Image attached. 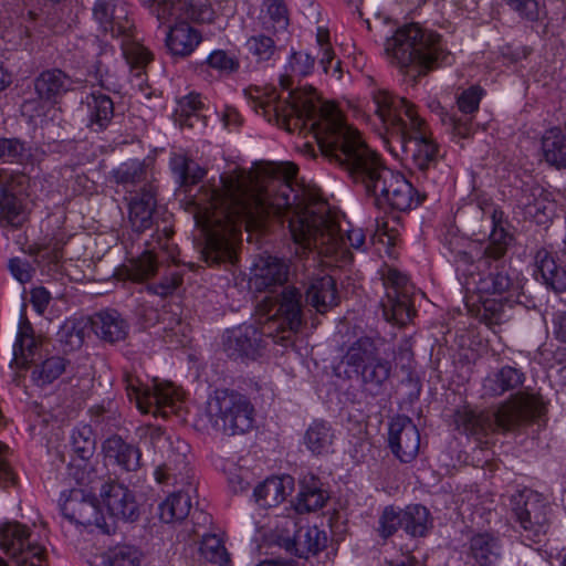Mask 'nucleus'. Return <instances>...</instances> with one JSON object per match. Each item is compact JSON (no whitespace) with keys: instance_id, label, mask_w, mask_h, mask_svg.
I'll use <instances>...</instances> for the list:
<instances>
[{"instance_id":"nucleus-18","label":"nucleus","mask_w":566,"mask_h":566,"mask_svg":"<svg viewBox=\"0 0 566 566\" xmlns=\"http://www.w3.org/2000/svg\"><path fill=\"white\" fill-rule=\"evenodd\" d=\"M276 312L269 319L265 328L272 335L271 325L279 323V328L285 333H295L302 325L301 294L295 287H286L281 293Z\"/></svg>"},{"instance_id":"nucleus-44","label":"nucleus","mask_w":566,"mask_h":566,"mask_svg":"<svg viewBox=\"0 0 566 566\" xmlns=\"http://www.w3.org/2000/svg\"><path fill=\"white\" fill-rule=\"evenodd\" d=\"M403 530L413 537L424 536L430 526L429 511L419 504L409 505L401 511Z\"/></svg>"},{"instance_id":"nucleus-46","label":"nucleus","mask_w":566,"mask_h":566,"mask_svg":"<svg viewBox=\"0 0 566 566\" xmlns=\"http://www.w3.org/2000/svg\"><path fill=\"white\" fill-rule=\"evenodd\" d=\"M328 496L318 486L317 482L313 480L312 484L302 485V489L297 495L295 510L298 513H308L322 509Z\"/></svg>"},{"instance_id":"nucleus-8","label":"nucleus","mask_w":566,"mask_h":566,"mask_svg":"<svg viewBox=\"0 0 566 566\" xmlns=\"http://www.w3.org/2000/svg\"><path fill=\"white\" fill-rule=\"evenodd\" d=\"M95 21L99 25V30L113 38L123 36L122 49L127 63L136 70L143 69L151 60L150 52L138 42L130 40L132 22L115 13V4L113 1L98 0L93 9Z\"/></svg>"},{"instance_id":"nucleus-42","label":"nucleus","mask_w":566,"mask_h":566,"mask_svg":"<svg viewBox=\"0 0 566 566\" xmlns=\"http://www.w3.org/2000/svg\"><path fill=\"white\" fill-rule=\"evenodd\" d=\"M314 65V56L303 51L292 52L285 66V74L280 80L281 86L289 88L293 77L307 76L313 71Z\"/></svg>"},{"instance_id":"nucleus-36","label":"nucleus","mask_w":566,"mask_h":566,"mask_svg":"<svg viewBox=\"0 0 566 566\" xmlns=\"http://www.w3.org/2000/svg\"><path fill=\"white\" fill-rule=\"evenodd\" d=\"M334 438V431L327 422L314 421L305 432L304 443L312 453L326 454L332 450Z\"/></svg>"},{"instance_id":"nucleus-29","label":"nucleus","mask_w":566,"mask_h":566,"mask_svg":"<svg viewBox=\"0 0 566 566\" xmlns=\"http://www.w3.org/2000/svg\"><path fill=\"white\" fill-rule=\"evenodd\" d=\"M524 381V374L518 369L504 366L501 369L489 374L482 384L483 396L499 397L506 391L514 390Z\"/></svg>"},{"instance_id":"nucleus-38","label":"nucleus","mask_w":566,"mask_h":566,"mask_svg":"<svg viewBox=\"0 0 566 566\" xmlns=\"http://www.w3.org/2000/svg\"><path fill=\"white\" fill-rule=\"evenodd\" d=\"M87 323L83 318H67L57 332V340L65 352L82 347L85 339Z\"/></svg>"},{"instance_id":"nucleus-61","label":"nucleus","mask_w":566,"mask_h":566,"mask_svg":"<svg viewBox=\"0 0 566 566\" xmlns=\"http://www.w3.org/2000/svg\"><path fill=\"white\" fill-rule=\"evenodd\" d=\"M210 67L222 73H232L239 69V61L226 51H213L207 59Z\"/></svg>"},{"instance_id":"nucleus-45","label":"nucleus","mask_w":566,"mask_h":566,"mask_svg":"<svg viewBox=\"0 0 566 566\" xmlns=\"http://www.w3.org/2000/svg\"><path fill=\"white\" fill-rule=\"evenodd\" d=\"M66 369V360L60 356H52L34 366L31 373L33 382L40 387L52 384Z\"/></svg>"},{"instance_id":"nucleus-57","label":"nucleus","mask_w":566,"mask_h":566,"mask_svg":"<svg viewBox=\"0 0 566 566\" xmlns=\"http://www.w3.org/2000/svg\"><path fill=\"white\" fill-rule=\"evenodd\" d=\"M400 526L403 527L401 510H397L394 506L385 507L379 517L378 532L380 536L388 538L394 535Z\"/></svg>"},{"instance_id":"nucleus-63","label":"nucleus","mask_w":566,"mask_h":566,"mask_svg":"<svg viewBox=\"0 0 566 566\" xmlns=\"http://www.w3.org/2000/svg\"><path fill=\"white\" fill-rule=\"evenodd\" d=\"M180 283L181 276L178 273H172L164 277L158 284L149 285L147 289L149 292L165 297L172 294Z\"/></svg>"},{"instance_id":"nucleus-20","label":"nucleus","mask_w":566,"mask_h":566,"mask_svg":"<svg viewBox=\"0 0 566 566\" xmlns=\"http://www.w3.org/2000/svg\"><path fill=\"white\" fill-rule=\"evenodd\" d=\"M14 182L12 174L0 170V226L3 228H18L25 220L21 202L13 192Z\"/></svg>"},{"instance_id":"nucleus-17","label":"nucleus","mask_w":566,"mask_h":566,"mask_svg":"<svg viewBox=\"0 0 566 566\" xmlns=\"http://www.w3.org/2000/svg\"><path fill=\"white\" fill-rule=\"evenodd\" d=\"M287 265L271 255H259L251 268L249 287L262 292L275 285H282L287 280Z\"/></svg>"},{"instance_id":"nucleus-5","label":"nucleus","mask_w":566,"mask_h":566,"mask_svg":"<svg viewBox=\"0 0 566 566\" xmlns=\"http://www.w3.org/2000/svg\"><path fill=\"white\" fill-rule=\"evenodd\" d=\"M386 52L407 73L413 76L447 63L449 52L440 35L422 30L418 24H409L396 31L386 43Z\"/></svg>"},{"instance_id":"nucleus-62","label":"nucleus","mask_w":566,"mask_h":566,"mask_svg":"<svg viewBox=\"0 0 566 566\" xmlns=\"http://www.w3.org/2000/svg\"><path fill=\"white\" fill-rule=\"evenodd\" d=\"M521 18L536 21L541 14V7L536 0H503Z\"/></svg>"},{"instance_id":"nucleus-22","label":"nucleus","mask_w":566,"mask_h":566,"mask_svg":"<svg viewBox=\"0 0 566 566\" xmlns=\"http://www.w3.org/2000/svg\"><path fill=\"white\" fill-rule=\"evenodd\" d=\"M140 2L149 8L160 25L169 23L172 19L205 21L203 11H198L192 4L187 6L181 0H140Z\"/></svg>"},{"instance_id":"nucleus-25","label":"nucleus","mask_w":566,"mask_h":566,"mask_svg":"<svg viewBox=\"0 0 566 566\" xmlns=\"http://www.w3.org/2000/svg\"><path fill=\"white\" fill-rule=\"evenodd\" d=\"M306 301L319 313L336 306L338 296L333 277L328 274L312 277L306 289Z\"/></svg>"},{"instance_id":"nucleus-40","label":"nucleus","mask_w":566,"mask_h":566,"mask_svg":"<svg viewBox=\"0 0 566 566\" xmlns=\"http://www.w3.org/2000/svg\"><path fill=\"white\" fill-rule=\"evenodd\" d=\"M158 262L154 249H146L138 258L125 265V275L134 282H143L157 273Z\"/></svg>"},{"instance_id":"nucleus-56","label":"nucleus","mask_w":566,"mask_h":566,"mask_svg":"<svg viewBox=\"0 0 566 566\" xmlns=\"http://www.w3.org/2000/svg\"><path fill=\"white\" fill-rule=\"evenodd\" d=\"M248 50L259 61H268L275 53L276 45L272 38L259 34L249 38L247 42Z\"/></svg>"},{"instance_id":"nucleus-32","label":"nucleus","mask_w":566,"mask_h":566,"mask_svg":"<svg viewBox=\"0 0 566 566\" xmlns=\"http://www.w3.org/2000/svg\"><path fill=\"white\" fill-rule=\"evenodd\" d=\"M92 326L97 336L109 343L123 340L127 336V323L116 311L97 313Z\"/></svg>"},{"instance_id":"nucleus-13","label":"nucleus","mask_w":566,"mask_h":566,"mask_svg":"<svg viewBox=\"0 0 566 566\" xmlns=\"http://www.w3.org/2000/svg\"><path fill=\"white\" fill-rule=\"evenodd\" d=\"M514 509L515 516L530 539L536 541L544 535L548 526V505L537 493L527 491L520 495Z\"/></svg>"},{"instance_id":"nucleus-28","label":"nucleus","mask_w":566,"mask_h":566,"mask_svg":"<svg viewBox=\"0 0 566 566\" xmlns=\"http://www.w3.org/2000/svg\"><path fill=\"white\" fill-rule=\"evenodd\" d=\"M71 87V78L59 69L43 71L34 81L38 97L51 103H56Z\"/></svg>"},{"instance_id":"nucleus-26","label":"nucleus","mask_w":566,"mask_h":566,"mask_svg":"<svg viewBox=\"0 0 566 566\" xmlns=\"http://www.w3.org/2000/svg\"><path fill=\"white\" fill-rule=\"evenodd\" d=\"M294 490V479L291 475L272 476L254 489L256 502L263 507L281 504Z\"/></svg>"},{"instance_id":"nucleus-37","label":"nucleus","mask_w":566,"mask_h":566,"mask_svg":"<svg viewBox=\"0 0 566 566\" xmlns=\"http://www.w3.org/2000/svg\"><path fill=\"white\" fill-rule=\"evenodd\" d=\"M377 357L374 342L368 337H361L348 347L343 361L358 374Z\"/></svg>"},{"instance_id":"nucleus-30","label":"nucleus","mask_w":566,"mask_h":566,"mask_svg":"<svg viewBox=\"0 0 566 566\" xmlns=\"http://www.w3.org/2000/svg\"><path fill=\"white\" fill-rule=\"evenodd\" d=\"M469 556L478 566H494L501 556V545L490 533H476L469 542Z\"/></svg>"},{"instance_id":"nucleus-6","label":"nucleus","mask_w":566,"mask_h":566,"mask_svg":"<svg viewBox=\"0 0 566 566\" xmlns=\"http://www.w3.org/2000/svg\"><path fill=\"white\" fill-rule=\"evenodd\" d=\"M205 417L217 432L230 437L243 434L253 428L254 407L235 390L217 389L206 402Z\"/></svg>"},{"instance_id":"nucleus-27","label":"nucleus","mask_w":566,"mask_h":566,"mask_svg":"<svg viewBox=\"0 0 566 566\" xmlns=\"http://www.w3.org/2000/svg\"><path fill=\"white\" fill-rule=\"evenodd\" d=\"M187 20H179L175 25L169 27L166 35V45L171 54L188 56L201 42V34Z\"/></svg>"},{"instance_id":"nucleus-19","label":"nucleus","mask_w":566,"mask_h":566,"mask_svg":"<svg viewBox=\"0 0 566 566\" xmlns=\"http://www.w3.org/2000/svg\"><path fill=\"white\" fill-rule=\"evenodd\" d=\"M281 545L297 557L307 558L326 547L327 535L316 525H303L296 530L292 537H282Z\"/></svg>"},{"instance_id":"nucleus-47","label":"nucleus","mask_w":566,"mask_h":566,"mask_svg":"<svg viewBox=\"0 0 566 566\" xmlns=\"http://www.w3.org/2000/svg\"><path fill=\"white\" fill-rule=\"evenodd\" d=\"M116 184L124 187L135 186L147 178L145 165L136 159L125 161L112 171Z\"/></svg>"},{"instance_id":"nucleus-12","label":"nucleus","mask_w":566,"mask_h":566,"mask_svg":"<svg viewBox=\"0 0 566 566\" xmlns=\"http://www.w3.org/2000/svg\"><path fill=\"white\" fill-rule=\"evenodd\" d=\"M61 510L63 516L76 525L95 527L106 534L115 531V524L108 522L107 517L104 516L97 499L85 494L82 490L71 491Z\"/></svg>"},{"instance_id":"nucleus-14","label":"nucleus","mask_w":566,"mask_h":566,"mask_svg":"<svg viewBox=\"0 0 566 566\" xmlns=\"http://www.w3.org/2000/svg\"><path fill=\"white\" fill-rule=\"evenodd\" d=\"M148 436L154 448L167 457V461L158 465L155 471L157 482H166L174 475L176 470L186 464L188 444L180 439L172 441L160 428H150Z\"/></svg>"},{"instance_id":"nucleus-51","label":"nucleus","mask_w":566,"mask_h":566,"mask_svg":"<svg viewBox=\"0 0 566 566\" xmlns=\"http://www.w3.org/2000/svg\"><path fill=\"white\" fill-rule=\"evenodd\" d=\"M200 553L207 560L214 564L223 565L229 560V555L222 539L214 534H208L202 537Z\"/></svg>"},{"instance_id":"nucleus-33","label":"nucleus","mask_w":566,"mask_h":566,"mask_svg":"<svg viewBox=\"0 0 566 566\" xmlns=\"http://www.w3.org/2000/svg\"><path fill=\"white\" fill-rule=\"evenodd\" d=\"M36 348L32 326L29 323L21 324L13 345L12 364L17 368H27L33 361Z\"/></svg>"},{"instance_id":"nucleus-24","label":"nucleus","mask_w":566,"mask_h":566,"mask_svg":"<svg viewBox=\"0 0 566 566\" xmlns=\"http://www.w3.org/2000/svg\"><path fill=\"white\" fill-rule=\"evenodd\" d=\"M261 333L252 325H242L229 332L224 347L230 356L254 358L261 347Z\"/></svg>"},{"instance_id":"nucleus-48","label":"nucleus","mask_w":566,"mask_h":566,"mask_svg":"<svg viewBox=\"0 0 566 566\" xmlns=\"http://www.w3.org/2000/svg\"><path fill=\"white\" fill-rule=\"evenodd\" d=\"M390 364L377 357L358 374L369 390H378L390 376Z\"/></svg>"},{"instance_id":"nucleus-9","label":"nucleus","mask_w":566,"mask_h":566,"mask_svg":"<svg viewBox=\"0 0 566 566\" xmlns=\"http://www.w3.org/2000/svg\"><path fill=\"white\" fill-rule=\"evenodd\" d=\"M125 382L128 398L136 402L143 413L167 417L182 397L180 389L171 382H155L151 388H144L130 375L126 376Z\"/></svg>"},{"instance_id":"nucleus-10","label":"nucleus","mask_w":566,"mask_h":566,"mask_svg":"<svg viewBox=\"0 0 566 566\" xmlns=\"http://www.w3.org/2000/svg\"><path fill=\"white\" fill-rule=\"evenodd\" d=\"M0 548L18 566H46L45 548L32 541L30 528L19 522L0 525Z\"/></svg>"},{"instance_id":"nucleus-11","label":"nucleus","mask_w":566,"mask_h":566,"mask_svg":"<svg viewBox=\"0 0 566 566\" xmlns=\"http://www.w3.org/2000/svg\"><path fill=\"white\" fill-rule=\"evenodd\" d=\"M386 295L381 301L386 321L397 325L407 324L415 310L411 305L412 285L408 277L396 269H388L384 274Z\"/></svg>"},{"instance_id":"nucleus-4","label":"nucleus","mask_w":566,"mask_h":566,"mask_svg":"<svg viewBox=\"0 0 566 566\" xmlns=\"http://www.w3.org/2000/svg\"><path fill=\"white\" fill-rule=\"evenodd\" d=\"M543 409L542 401L535 395L517 394L502 402L492 413L460 409L454 415V422L464 433L486 436L495 431H513L539 417Z\"/></svg>"},{"instance_id":"nucleus-34","label":"nucleus","mask_w":566,"mask_h":566,"mask_svg":"<svg viewBox=\"0 0 566 566\" xmlns=\"http://www.w3.org/2000/svg\"><path fill=\"white\" fill-rule=\"evenodd\" d=\"M538 271L545 284L556 292L566 290V270L560 268L551 253L539 250L536 253Z\"/></svg>"},{"instance_id":"nucleus-54","label":"nucleus","mask_w":566,"mask_h":566,"mask_svg":"<svg viewBox=\"0 0 566 566\" xmlns=\"http://www.w3.org/2000/svg\"><path fill=\"white\" fill-rule=\"evenodd\" d=\"M526 212L536 223L545 224L555 212V203L548 199L546 193L539 191L534 202L526 206Z\"/></svg>"},{"instance_id":"nucleus-35","label":"nucleus","mask_w":566,"mask_h":566,"mask_svg":"<svg viewBox=\"0 0 566 566\" xmlns=\"http://www.w3.org/2000/svg\"><path fill=\"white\" fill-rule=\"evenodd\" d=\"M545 160L557 168L566 167V135L558 128L545 132L542 138Z\"/></svg>"},{"instance_id":"nucleus-50","label":"nucleus","mask_w":566,"mask_h":566,"mask_svg":"<svg viewBox=\"0 0 566 566\" xmlns=\"http://www.w3.org/2000/svg\"><path fill=\"white\" fill-rule=\"evenodd\" d=\"M30 254L40 266L56 265L63 256L62 244L57 240H50L44 244L30 247Z\"/></svg>"},{"instance_id":"nucleus-23","label":"nucleus","mask_w":566,"mask_h":566,"mask_svg":"<svg viewBox=\"0 0 566 566\" xmlns=\"http://www.w3.org/2000/svg\"><path fill=\"white\" fill-rule=\"evenodd\" d=\"M105 459L125 471H136L140 465V451L127 443L122 437L114 434L107 438L102 446Z\"/></svg>"},{"instance_id":"nucleus-39","label":"nucleus","mask_w":566,"mask_h":566,"mask_svg":"<svg viewBox=\"0 0 566 566\" xmlns=\"http://www.w3.org/2000/svg\"><path fill=\"white\" fill-rule=\"evenodd\" d=\"M190 509V496L184 492H176L160 503L159 518L165 523L182 521L188 516Z\"/></svg>"},{"instance_id":"nucleus-41","label":"nucleus","mask_w":566,"mask_h":566,"mask_svg":"<svg viewBox=\"0 0 566 566\" xmlns=\"http://www.w3.org/2000/svg\"><path fill=\"white\" fill-rule=\"evenodd\" d=\"M261 21L263 28L273 33L286 30L289 14L284 2L282 0H264Z\"/></svg>"},{"instance_id":"nucleus-15","label":"nucleus","mask_w":566,"mask_h":566,"mask_svg":"<svg viewBox=\"0 0 566 566\" xmlns=\"http://www.w3.org/2000/svg\"><path fill=\"white\" fill-rule=\"evenodd\" d=\"M388 443L401 462L409 463L416 459L420 449V433L411 419L398 416L391 420Z\"/></svg>"},{"instance_id":"nucleus-59","label":"nucleus","mask_w":566,"mask_h":566,"mask_svg":"<svg viewBox=\"0 0 566 566\" xmlns=\"http://www.w3.org/2000/svg\"><path fill=\"white\" fill-rule=\"evenodd\" d=\"M442 125L446 126L453 136L459 138H468L473 133L472 118L468 115L461 117H457L452 114L443 116Z\"/></svg>"},{"instance_id":"nucleus-55","label":"nucleus","mask_w":566,"mask_h":566,"mask_svg":"<svg viewBox=\"0 0 566 566\" xmlns=\"http://www.w3.org/2000/svg\"><path fill=\"white\" fill-rule=\"evenodd\" d=\"M203 104L199 94L190 93L182 97L178 103V113L180 125L193 126L192 118L199 120L197 112L202 108Z\"/></svg>"},{"instance_id":"nucleus-21","label":"nucleus","mask_w":566,"mask_h":566,"mask_svg":"<svg viewBox=\"0 0 566 566\" xmlns=\"http://www.w3.org/2000/svg\"><path fill=\"white\" fill-rule=\"evenodd\" d=\"M156 206V189L151 185H145L132 197L128 206V221L134 231L144 232L151 228Z\"/></svg>"},{"instance_id":"nucleus-49","label":"nucleus","mask_w":566,"mask_h":566,"mask_svg":"<svg viewBox=\"0 0 566 566\" xmlns=\"http://www.w3.org/2000/svg\"><path fill=\"white\" fill-rule=\"evenodd\" d=\"M171 168L184 185H193L205 176V170L184 155L171 158Z\"/></svg>"},{"instance_id":"nucleus-31","label":"nucleus","mask_w":566,"mask_h":566,"mask_svg":"<svg viewBox=\"0 0 566 566\" xmlns=\"http://www.w3.org/2000/svg\"><path fill=\"white\" fill-rule=\"evenodd\" d=\"M87 126L94 132L105 129L114 116V104L109 96L92 93L86 97Z\"/></svg>"},{"instance_id":"nucleus-7","label":"nucleus","mask_w":566,"mask_h":566,"mask_svg":"<svg viewBox=\"0 0 566 566\" xmlns=\"http://www.w3.org/2000/svg\"><path fill=\"white\" fill-rule=\"evenodd\" d=\"M457 272L468 293L476 294L479 297L502 295L511 286L507 274L495 266L488 273L480 272L481 268L489 265L486 258H481L478 265L473 263L472 255L467 251H459L455 258Z\"/></svg>"},{"instance_id":"nucleus-16","label":"nucleus","mask_w":566,"mask_h":566,"mask_svg":"<svg viewBox=\"0 0 566 566\" xmlns=\"http://www.w3.org/2000/svg\"><path fill=\"white\" fill-rule=\"evenodd\" d=\"M101 497L108 510V522L114 520L134 521L138 516L135 496L125 485L108 482L102 486Z\"/></svg>"},{"instance_id":"nucleus-2","label":"nucleus","mask_w":566,"mask_h":566,"mask_svg":"<svg viewBox=\"0 0 566 566\" xmlns=\"http://www.w3.org/2000/svg\"><path fill=\"white\" fill-rule=\"evenodd\" d=\"M244 94L268 122L291 133L308 126L322 156L361 184L379 208L406 212L422 202L423 197L411 182L401 172L384 166L359 133L344 120L338 107L322 102L313 88L291 91L285 99L275 90L250 87Z\"/></svg>"},{"instance_id":"nucleus-58","label":"nucleus","mask_w":566,"mask_h":566,"mask_svg":"<svg viewBox=\"0 0 566 566\" xmlns=\"http://www.w3.org/2000/svg\"><path fill=\"white\" fill-rule=\"evenodd\" d=\"M489 245L484 250V256L486 260H497L506 252L509 243V235L503 228L493 227V230L489 238Z\"/></svg>"},{"instance_id":"nucleus-64","label":"nucleus","mask_w":566,"mask_h":566,"mask_svg":"<svg viewBox=\"0 0 566 566\" xmlns=\"http://www.w3.org/2000/svg\"><path fill=\"white\" fill-rule=\"evenodd\" d=\"M9 270L14 279L20 283L29 282L32 277L33 269L31 265L21 259L14 258L9 261Z\"/></svg>"},{"instance_id":"nucleus-43","label":"nucleus","mask_w":566,"mask_h":566,"mask_svg":"<svg viewBox=\"0 0 566 566\" xmlns=\"http://www.w3.org/2000/svg\"><path fill=\"white\" fill-rule=\"evenodd\" d=\"M142 553L139 549L129 544H117L108 547L102 554V563L104 566H138Z\"/></svg>"},{"instance_id":"nucleus-52","label":"nucleus","mask_w":566,"mask_h":566,"mask_svg":"<svg viewBox=\"0 0 566 566\" xmlns=\"http://www.w3.org/2000/svg\"><path fill=\"white\" fill-rule=\"evenodd\" d=\"M95 439L90 427L73 431L72 449L81 460H88L95 452Z\"/></svg>"},{"instance_id":"nucleus-1","label":"nucleus","mask_w":566,"mask_h":566,"mask_svg":"<svg viewBox=\"0 0 566 566\" xmlns=\"http://www.w3.org/2000/svg\"><path fill=\"white\" fill-rule=\"evenodd\" d=\"M297 167L292 163H271L253 172H230L219 187L203 186L196 196L195 220L206 232L202 251L208 263L233 262L242 227L261 230L271 217L291 213L289 227L296 244L326 259V265L349 261L348 247L365 244L360 228L340 227L325 201L300 187L294 188Z\"/></svg>"},{"instance_id":"nucleus-3","label":"nucleus","mask_w":566,"mask_h":566,"mask_svg":"<svg viewBox=\"0 0 566 566\" xmlns=\"http://www.w3.org/2000/svg\"><path fill=\"white\" fill-rule=\"evenodd\" d=\"M370 98V111L381 124L390 150L397 154L399 148L419 169L429 168L437 159L438 146L415 105L384 88H374Z\"/></svg>"},{"instance_id":"nucleus-60","label":"nucleus","mask_w":566,"mask_h":566,"mask_svg":"<svg viewBox=\"0 0 566 566\" xmlns=\"http://www.w3.org/2000/svg\"><path fill=\"white\" fill-rule=\"evenodd\" d=\"M481 97L482 90L478 86H471L463 91L457 99L460 112L468 116L475 113L479 109Z\"/></svg>"},{"instance_id":"nucleus-53","label":"nucleus","mask_w":566,"mask_h":566,"mask_svg":"<svg viewBox=\"0 0 566 566\" xmlns=\"http://www.w3.org/2000/svg\"><path fill=\"white\" fill-rule=\"evenodd\" d=\"M481 308L479 316L489 326L500 325L504 322V306L501 300L479 297Z\"/></svg>"}]
</instances>
